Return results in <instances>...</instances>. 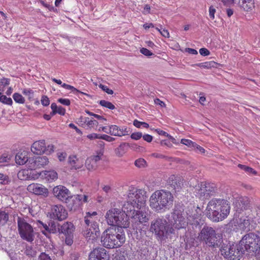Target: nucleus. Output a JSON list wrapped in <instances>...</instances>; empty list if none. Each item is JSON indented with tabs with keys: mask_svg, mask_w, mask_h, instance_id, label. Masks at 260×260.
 I'll return each mask as SVG.
<instances>
[{
	"mask_svg": "<svg viewBox=\"0 0 260 260\" xmlns=\"http://www.w3.org/2000/svg\"><path fill=\"white\" fill-rule=\"evenodd\" d=\"M230 210L229 202L220 198L211 199L206 208L207 216L213 222L223 220L229 215Z\"/></svg>",
	"mask_w": 260,
	"mask_h": 260,
	"instance_id": "1",
	"label": "nucleus"
},
{
	"mask_svg": "<svg viewBox=\"0 0 260 260\" xmlns=\"http://www.w3.org/2000/svg\"><path fill=\"white\" fill-rule=\"evenodd\" d=\"M174 197L172 193L166 189L155 191L149 199V206L155 212L164 213L173 206Z\"/></svg>",
	"mask_w": 260,
	"mask_h": 260,
	"instance_id": "2",
	"label": "nucleus"
},
{
	"mask_svg": "<svg viewBox=\"0 0 260 260\" xmlns=\"http://www.w3.org/2000/svg\"><path fill=\"white\" fill-rule=\"evenodd\" d=\"M146 198L145 190L131 186L127 191V201L123 208L127 213L131 212L135 208L141 209L145 206Z\"/></svg>",
	"mask_w": 260,
	"mask_h": 260,
	"instance_id": "3",
	"label": "nucleus"
},
{
	"mask_svg": "<svg viewBox=\"0 0 260 260\" xmlns=\"http://www.w3.org/2000/svg\"><path fill=\"white\" fill-rule=\"evenodd\" d=\"M125 235L121 229L119 231L106 230L103 234L101 242L107 248H115L121 247L125 242Z\"/></svg>",
	"mask_w": 260,
	"mask_h": 260,
	"instance_id": "4",
	"label": "nucleus"
},
{
	"mask_svg": "<svg viewBox=\"0 0 260 260\" xmlns=\"http://www.w3.org/2000/svg\"><path fill=\"white\" fill-rule=\"evenodd\" d=\"M126 210L111 208L108 210L105 216L108 225L117 226L121 228H127L129 226L128 215Z\"/></svg>",
	"mask_w": 260,
	"mask_h": 260,
	"instance_id": "5",
	"label": "nucleus"
},
{
	"mask_svg": "<svg viewBox=\"0 0 260 260\" xmlns=\"http://www.w3.org/2000/svg\"><path fill=\"white\" fill-rule=\"evenodd\" d=\"M168 222L163 217H158L152 221L150 231L156 236L158 240H164L170 234L174 233V229L170 226Z\"/></svg>",
	"mask_w": 260,
	"mask_h": 260,
	"instance_id": "6",
	"label": "nucleus"
},
{
	"mask_svg": "<svg viewBox=\"0 0 260 260\" xmlns=\"http://www.w3.org/2000/svg\"><path fill=\"white\" fill-rule=\"evenodd\" d=\"M198 238L209 247H218L222 241L220 234H216L213 228L205 226L201 231Z\"/></svg>",
	"mask_w": 260,
	"mask_h": 260,
	"instance_id": "7",
	"label": "nucleus"
},
{
	"mask_svg": "<svg viewBox=\"0 0 260 260\" xmlns=\"http://www.w3.org/2000/svg\"><path fill=\"white\" fill-rule=\"evenodd\" d=\"M243 247L244 253L247 251L249 254L258 255L260 252V243L257 236L253 233L246 234L240 241Z\"/></svg>",
	"mask_w": 260,
	"mask_h": 260,
	"instance_id": "8",
	"label": "nucleus"
},
{
	"mask_svg": "<svg viewBox=\"0 0 260 260\" xmlns=\"http://www.w3.org/2000/svg\"><path fill=\"white\" fill-rule=\"evenodd\" d=\"M220 251L224 257L229 260H239L244 254L243 247H242L240 242L236 244L223 243Z\"/></svg>",
	"mask_w": 260,
	"mask_h": 260,
	"instance_id": "9",
	"label": "nucleus"
},
{
	"mask_svg": "<svg viewBox=\"0 0 260 260\" xmlns=\"http://www.w3.org/2000/svg\"><path fill=\"white\" fill-rule=\"evenodd\" d=\"M17 224L20 238L28 242L32 243L36 236V232L33 226L25 219L20 217L17 218Z\"/></svg>",
	"mask_w": 260,
	"mask_h": 260,
	"instance_id": "10",
	"label": "nucleus"
},
{
	"mask_svg": "<svg viewBox=\"0 0 260 260\" xmlns=\"http://www.w3.org/2000/svg\"><path fill=\"white\" fill-rule=\"evenodd\" d=\"M166 218L168 219L170 226L173 229L177 230L184 229L188 224L187 219L180 210H174L171 213V215L167 214L166 215Z\"/></svg>",
	"mask_w": 260,
	"mask_h": 260,
	"instance_id": "11",
	"label": "nucleus"
},
{
	"mask_svg": "<svg viewBox=\"0 0 260 260\" xmlns=\"http://www.w3.org/2000/svg\"><path fill=\"white\" fill-rule=\"evenodd\" d=\"M216 192V188L213 184L202 182L198 183L194 187L193 193L196 197L202 200L208 199Z\"/></svg>",
	"mask_w": 260,
	"mask_h": 260,
	"instance_id": "12",
	"label": "nucleus"
},
{
	"mask_svg": "<svg viewBox=\"0 0 260 260\" xmlns=\"http://www.w3.org/2000/svg\"><path fill=\"white\" fill-rule=\"evenodd\" d=\"M140 210H136L134 209L131 212L127 213L131 217L132 222L136 225L147 222L149 220L148 209L146 211L145 209H143V208Z\"/></svg>",
	"mask_w": 260,
	"mask_h": 260,
	"instance_id": "13",
	"label": "nucleus"
},
{
	"mask_svg": "<svg viewBox=\"0 0 260 260\" xmlns=\"http://www.w3.org/2000/svg\"><path fill=\"white\" fill-rule=\"evenodd\" d=\"M52 192L55 197L58 200L67 203L72 198L70 190L63 185H57L53 188Z\"/></svg>",
	"mask_w": 260,
	"mask_h": 260,
	"instance_id": "14",
	"label": "nucleus"
},
{
	"mask_svg": "<svg viewBox=\"0 0 260 260\" xmlns=\"http://www.w3.org/2000/svg\"><path fill=\"white\" fill-rule=\"evenodd\" d=\"M239 228L243 231H249L254 229L256 221L250 215L241 216L237 222Z\"/></svg>",
	"mask_w": 260,
	"mask_h": 260,
	"instance_id": "15",
	"label": "nucleus"
},
{
	"mask_svg": "<svg viewBox=\"0 0 260 260\" xmlns=\"http://www.w3.org/2000/svg\"><path fill=\"white\" fill-rule=\"evenodd\" d=\"M68 215V212L63 206L56 205L52 207L50 213L51 218L62 221L66 219Z\"/></svg>",
	"mask_w": 260,
	"mask_h": 260,
	"instance_id": "16",
	"label": "nucleus"
},
{
	"mask_svg": "<svg viewBox=\"0 0 260 260\" xmlns=\"http://www.w3.org/2000/svg\"><path fill=\"white\" fill-rule=\"evenodd\" d=\"M110 256L104 248L99 247L93 249L89 256V260H109Z\"/></svg>",
	"mask_w": 260,
	"mask_h": 260,
	"instance_id": "17",
	"label": "nucleus"
},
{
	"mask_svg": "<svg viewBox=\"0 0 260 260\" xmlns=\"http://www.w3.org/2000/svg\"><path fill=\"white\" fill-rule=\"evenodd\" d=\"M84 236L88 241L93 242L100 236V233L98 224H90L86 225V230L84 231Z\"/></svg>",
	"mask_w": 260,
	"mask_h": 260,
	"instance_id": "18",
	"label": "nucleus"
},
{
	"mask_svg": "<svg viewBox=\"0 0 260 260\" xmlns=\"http://www.w3.org/2000/svg\"><path fill=\"white\" fill-rule=\"evenodd\" d=\"M27 190L36 195H41L47 197L48 195V190L44 186L39 183H31L27 187Z\"/></svg>",
	"mask_w": 260,
	"mask_h": 260,
	"instance_id": "19",
	"label": "nucleus"
},
{
	"mask_svg": "<svg viewBox=\"0 0 260 260\" xmlns=\"http://www.w3.org/2000/svg\"><path fill=\"white\" fill-rule=\"evenodd\" d=\"M233 204L237 210L243 211L249 207V200L246 197L237 195V197L235 198Z\"/></svg>",
	"mask_w": 260,
	"mask_h": 260,
	"instance_id": "20",
	"label": "nucleus"
},
{
	"mask_svg": "<svg viewBox=\"0 0 260 260\" xmlns=\"http://www.w3.org/2000/svg\"><path fill=\"white\" fill-rule=\"evenodd\" d=\"M52 80L59 84V85H61V86L62 87H63L64 88L66 89H68V90H71L73 93H74L75 94H76V95H77L78 97L80 98V95H86L88 97H90V95L86 93H85V92H82V91H79V90H78L77 88H75L74 86H71L70 85H69V84H66V83H62V81L60 80V79H55V78H53L52 79Z\"/></svg>",
	"mask_w": 260,
	"mask_h": 260,
	"instance_id": "21",
	"label": "nucleus"
},
{
	"mask_svg": "<svg viewBox=\"0 0 260 260\" xmlns=\"http://www.w3.org/2000/svg\"><path fill=\"white\" fill-rule=\"evenodd\" d=\"M46 146L45 140H42L35 142L31 145V151L37 154H41L45 152Z\"/></svg>",
	"mask_w": 260,
	"mask_h": 260,
	"instance_id": "22",
	"label": "nucleus"
},
{
	"mask_svg": "<svg viewBox=\"0 0 260 260\" xmlns=\"http://www.w3.org/2000/svg\"><path fill=\"white\" fill-rule=\"evenodd\" d=\"M38 176L29 169L21 170L18 173V177L21 180H35L38 178Z\"/></svg>",
	"mask_w": 260,
	"mask_h": 260,
	"instance_id": "23",
	"label": "nucleus"
},
{
	"mask_svg": "<svg viewBox=\"0 0 260 260\" xmlns=\"http://www.w3.org/2000/svg\"><path fill=\"white\" fill-rule=\"evenodd\" d=\"M81 120H83L84 123H81V126L85 129H94L96 130L99 122L95 120L90 119L87 117L81 116Z\"/></svg>",
	"mask_w": 260,
	"mask_h": 260,
	"instance_id": "24",
	"label": "nucleus"
},
{
	"mask_svg": "<svg viewBox=\"0 0 260 260\" xmlns=\"http://www.w3.org/2000/svg\"><path fill=\"white\" fill-rule=\"evenodd\" d=\"M109 134L115 136L121 137L126 135L127 131L124 127H119L116 125L110 126Z\"/></svg>",
	"mask_w": 260,
	"mask_h": 260,
	"instance_id": "25",
	"label": "nucleus"
},
{
	"mask_svg": "<svg viewBox=\"0 0 260 260\" xmlns=\"http://www.w3.org/2000/svg\"><path fill=\"white\" fill-rule=\"evenodd\" d=\"M75 229V226L72 222H66L58 229V231L64 235H73Z\"/></svg>",
	"mask_w": 260,
	"mask_h": 260,
	"instance_id": "26",
	"label": "nucleus"
},
{
	"mask_svg": "<svg viewBox=\"0 0 260 260\" xmlns=\"http://www.w3.org/2000/svg\"><path fill=\"white\" fill-rule=\"evenodd\" d=\"M69 159L72 168L76 170L81 168L84 163L83 158H78L76 155L70 156Z\"/></svg>",
	"mask_w": 260,
	"mask_h": 260,
	"instance_id": "27",
	"label": "nucleus"
},
{
	"mask_svg": "<svg viewBox=\"0 0 260 260\" xmlns=\"http://www.w3.org/2000/svg\"><path fill=\"white\" fill-rule=\"evenodd\" d=\"M168 183L175 191H179L181 188L182 182L175 175L169 177Z\"/></svg>",
	"mask_w": 260,
	"mask_h": 260,
	"instance_id": "28",
	"label": "nucleus"
},
{
	"mask_svg": "<svg viewBox=\"0 0 260 260\" xmlns=\"http://www.w3.org/2000/svg\"><path fill=\"white\" fill-rule=\"evenodd\" d=\"M29 158L26 152L18 153L15 156L16 162L19 165H22L25 164L27 165L28 162Z\"/></svg>",
	"mask_w": 260,
	"mask_h": 260,
	"instance_id": "29",
	"label": "nucleus"
},
{
	"mask_svg": "<svg viewBox=\"0 0 260 260\" xmlns=\"http://www.w3.org/2000/svg\"><path fill=\"white\" fill-rule=\"evenodd\" d=\"M239 5L244 10L249 11L254 7V0H239Z\"/></svg>",
	"mask_w": 260,
	"mask_h": 260,
	"instance_id": "30",
	"label": "nucleus"
},
{
	"mask_svg": "<svg viewBox=\"0 0 260 260\" xmlns=\"http://www.w3.org/2000/svg\"><path fill=\"white\" fill-rule=\"evenodd\" d=\"M38 176L44 177L49 182H51L57 178V174L54 171H45L41 172Z\"/></svg>",
	"mask_w": 260,
	"mask_h": 260,
	"instance_id": "31",
	"label": "nucleus"
},
{
	"mask_svg": "<svg viewBox=\"0 0 260 260\" xmlns=\"http://www.w3.org/2000/svg\"><path fill=\"white\" fill-rule=\"evenodd\" d=\"M97 215L96 212H92L91 213L87 212L85 216V223L86 225H89L90 224H98V223L94 220V217Z\"/></svg>",
	"mask_w": 260,
	"mask_h": 260,
	"instance_id": "32",
	"label": "nucleus"
},
{
	"mask_svg": "<svg viewBox=\"0 0 260 260\" xmlns=\"http://www.w3.org/2000/svg\"><path fill=\"white\" fill-rule=\"evenodd\" d=\"M52 112L51 114L52 115H54L58 113L61 115H64L66 113V109L61 106H57L55 103H52L51 105Z\"/></svg>",
	"mask_w": 260,
	"mask_h": 260,
	"instance_id": "33",
	"label": "nucleus"
},
{
	"mask_svg": "<svg viewBox=\"0 0 260 260\" xmlns=\"http://www.w3.org/2000/svg\"><path fill=\"white\" fill-rule=\"evenodd\" d=\"M38 158L37 157H29L28 164L27 166L30 170L33 171V170H36L39 169L38 166Z\"/></svg>",
	"mask_w": 260,
	"mask_h": 260,
	"instance_id": "34",
	"label": "nucleus"
},
{
	"mask_svg": "<svg viewBox=\"0 0 260 260\" xmlns=\"http://www.w3.org/2000/svg\"><path fill=\"white\" fill-rule=\"evenodd\" d=\"M85 165L87 169L89 171L95 170L98 166L97 164H95V162H93V159L90 157L86 159Z\"/></svg>",
	"mask_w": 260,
	"mask_h": 260,
	"instance_id": "35",
	"label": "nucleus"
},
{
	"mask_svg": "<svg viewBox=\"0 0 260 260\" xmlns=\"http://www.w3.org/2000/svg\"><path fill=\"white\" fill-rule=\"evenodd\" d=\"M217 63L213 61H206L203 63H200L197 66L200 68L204 69H210L212 68H216Z\"/></svg>",
	"mask_w": 260,
	"mask_h": 260,
	"instance_id": "36",
	"label": "nucleus"
},
{
	"mask_svg": "<svg viewBox=\"0 0 260 260\" xmlns=\"http://www.w3.org/2000/svg\"><path fill=\"white\" fill-rule=\"evenodd\" d=\"M39 169L43 168L49 163L48 158L46 156H37Z\"/></svg>",
	"mask_w": 260,
	"mask_h": 260,
	"instance_id": "37",
	"label": "nucleus"
},
{
	"mask_svg": "<svg viewBox=\"0 0 260 260\" xmlns=\"http://www.w3.org/2000/svg\"><path fill=\"white\" fill-rule=\"evenodd\" d=\"M129 146V144L127 143H122L120 144L118 148H117L116 150L117 155L118 156H122L124 153L125 149Z\"/></svg>",
	"mask_w": 260,
	"mask_h": 260,
	"instance_id": "38",
	"label": "nucleus"
},
{
	"mask_svg": "<svg viewBox=\"0 0 260 260\" xmlns=\"http://www.w3.org/2000/svg\"><path fill=\"white\" fill-rule=\"evenodd\" d=\"M25 254L29 257H35L36 255V250L31 246H27L25 250Z\"/></svg>",
	"mask_w": 260,
	"mask_h": 260,
	"instance_id": "39",
	"label": "nucleus"
},
{
	"mask_svg": "<svg viewBox=\"0 0 260 260\" xmlns=\"http://www.w3.org/2000/svg\"><path fill=\"white\" fill-rule=\"evenodd\" d=\"M22 93L28 97L29 100H31L34 98V91L32 89L26 88L22 90Z\"/></svg>",
	"mask_w": 260,
	"mask_h": 260,
	"instance_id": "40",
	"label": "nucleus"
},
{
	"mask_svg": "<svg viewBox=\"0 0 260 260\" xmlns=\"http://www.w3.org/2000/svg\"><path fill=\"white\" fill-rule=\"evenodd\" d=\"M1 91L2 90L0 89V102L4 104L11 106L13 104L12 99L10 98H7L6 95H2Z\"/></svg>",
	"mask_w": 260,
	"mask_h": 260,
	"instance_id": "41",
	"label": "nucleus"
},
{
	"mask_svg": "<svg viewBox=\"0 0 260 260\" xmlns=\"http://www.w3.org/2000/svg\"><path fill=\"white\" fill-rule=\"evenodd\" d=\"M13 98L17 103L23 104L25 103L24 98L19 93H14L13 95Z\"/></svg>",
	"mask_w": 260,
	"mask_h": 260,
	"instance_id": "42",
	"label": "nucleus"
},
{
	"mask_svg": "<svg viewBox=\"0 0 260 260\" xmlns=\"http://www.w3.org/2000/svg\"><path fill=\"white\" fill-rule=\"evenodd\" d=\"M238 167L242 170H244L248 174H252V175L256 174V172L254 169H253L252 168H251L250 167H249L245 166V165H241V164H239L238 165Z\"/></svg>",
	"mask_w": 260,
	"mask_h": 260,
	"instance_id": "43",
	"label": "nucleus"
},
{
	"mask_svg": "<svg viewBox=\"0 0 260 260\" xmlns=\"http://www.w3.org/2000/svg\"><path fill=\"white\" fill-rule=\"evenodd\" d=\"M48 231H47V233H56L58 230V228L57 225L54 221H51L48 224Z\"/></svg>",
	"mask_w": 260,
	"mask_h": 260,
	"instance_id": "44",
	"label": "nucleus"
},
{
	"mask_svg": "<svg viewBox=\"0 0 260 260\" xmlns=\"http://www.w3.org/2000/svg\"><path fill=\"white\" fill-rule=\"evenodd\" d=\"M99 104L102 106L109 109L110 110H113L115 108V106L112 103L105 100L100 101Z\"/></svg>",
	"mask_w": 260,
	"mask_h": 260,
	"instance_id": "45",
	"label": "nucleus"
},
{
	"mask_svg": "<svg viewBox=\"0 0 260 260\" xmlns=\"http://www.w3.org/2000/svg\"><path fill=\"white\" fill-rule=\"evenodd\" d=\"M103 155V152L102 151L100 150L99 151L96 152V154L95 155H93L90 157L93 159V162H95V164H97V162L100 161L101 159L102 156Z\"/></svg>",
	"mask_w": 260,
	"mask_h": 260,
	"instance_id": "46",
	"label": "nucleus"
},
{
	"mask_svg": "<svg viewBox=\"0 0 260 260\" xmlns=\"http://www.w3.org/2000/svg\"><path fill=\"white\" fill-rule=\"evenodd\" d=\"M155 131L159 135L164 136L165 137H167L169 138V139H170L173 143H175L174 141H175V139L172 136H171L170 135L168 134L167 132H166L160 129H156Z\"/></svg>",
	"mask_w": 260,
	"mask_h": 260,
	"instance_id": "47",
	"label": "nucleus"
},
{
	"mask_svg": "<svg viewBox=\"0 0 260 260\" xmlns=\"http://www.w3.org/2000/svg\"><path fill=\"white\" fill-rule=\"evenodd\" d=\"M133 124L134 126L138 128H140L141 126L145 128H148L149 127L148 123L145 122L139 121L137 119L134 120Z\"/></svg>",
	"mask_w": 260,
	"mask_h": 260,
	"instance_id": "48",
	"label": "nucleus"
},
{
	"mask_svg": "<svg viewBox=\"0 0 260 260\" xmlns=\"http://www.w3.org/2000/svg\"><path fill=\"white\" fill-rule=\"evenodd\" d=\"M181 143L191 148H193L194 146H196L195 142L188 139H182L181 140Z\"/></svg>",
	"mask_w": 260,
	"mask_h": 260,
	"instance_id": "49",
	"label": "nucleus"
},
{
	"mask_svg": "<svg viewBox=\"0 0 260 260\" xmlns=\"http://www.w3.org/2000/svg\"><path fill=\"white\" fill-rule=\"evenodd\" d=\"M146 162L143 158H139L135 160V165L138 168L144 167L146 165Z\"/></svg>",
	"mask_w": 260,
	"mask_h": 260,
	"instance_id": "50",
	"label": "nucleus"
},
{
	"mask_svg": "<svg viewBox=\"0 0 260 260\" xmlns=\"http://www.w3.org/2000/svg\"><path fill=\"white\" fill-rule=\"evenodd\" d=\"M9 182V177L8 176L3 174L0 173V183L3 184H8Z\"/></svg>",
	"mask_w": 260,
	"mask_h": 260,
	"instance_id": "51",
	"label": "nucleus"
},
{
	"mask_svg": "<svg viewBox=\"0 0 260 260\" xmlns=\"http://www.w3.org/2000/svg\"><path fill=\"white\" fill-rule=\"evenodd\" d=\"M38 260H52L49 254L46 252H41L38 257Z\"/></svg>",
	"mask_w": 260,
	"mask_h": 260,
	"instance_id": "52",
	"label": "nucleus"
},
{
	"mask_svg": "<svg viewBox=\"0 0 260 260\" xmlns=\"http://www.w3.org/2000/svg\"><path fill=\"white\" fill-rule=\"evenodd\" d=\"M156 29L160 32V34L164 37L165 38H169L170 35L168 30L167 29H166L165 28H158L157 27L156 28Z\"/></svg>",
	"mask_w": 260,
	"mask_h": 260,
	"instance_id": "53",
	"label": "nucleus"
},
{
	"mask_svg": "<svg viewBox=\"0 0 260 260\" xmlns=\"http://www.w3.org/2000/svg\"><path fill=\"white\" fill-rule=\"evenodd\" d=\"M99 87L108 94H112L113 93V91L112 89H109L108 87L106 85L100 84L99 85Z\"/></svg>",
	"mask_w": 260,
	"mask_h": 260,
	"instance_id": "54",
	"label": "nucleus"
},
{
	"mask_svg": "<svg viewBox=\"0 0 260 260\" xmlns=\"http://www.w3.org/2000/svg\"><path fill=\"white\" fill-rule=\"evenodd\" d=\"M65 243L69 246L71 245L73 243V235H65Z\"/></svg>",
	"mask_w": 260,
	"mask_h": 260,
	"instance_id": "55",
	"label": "nucleus"
},
{
	"mask_svg": "<svg viewBox=\"0 0 260 260\" xmlns=\"http://www.w3.org/2000/svg\"><path fill=\"white\" fill-rule=\"evenodd\" d=\"M142 137V133L141 132L133 133L131 135V138L135 140H138Z\"/></svg>",
	"mask_w": 260,
	"mask_h": 260,
	"instance_id": "56",
	"label": "nucleus"
},
{
	"mask_svg": "<svg viewBox=\"0 0 260 260\" xmlns=\"http://www.w3.org/2000/svg\"><path fill=\"white\" fill-rule=\"evenodd\" d=\"M41 102L44 106H47L50 104V100L47 96L43 95L41 98Z\"/></svg>",
	"mask_w": 260,
	"mask_h": 260,
	"instance_id": "57",
	"label": "nucleus"
},
{
	"mask_svg": "<svg viewBox=\"0 0 260 260\" xmlns=\"http://www.w3.org/2000/svg\"><path fill=\"white\" fill-rule=\"evenodd\" d=\"M8 219V216L5 213H0V224L6 223Z\"/></svg>",
	"mask_w": 260,
	"mask_h": 260,
	"instance_id": "58",
	"label": "nucleus"
},
{
	"mask_svg": "<svg viewBox=\"0 0 260 260\" xmlns=\"http://www.w3.org/2000/svg\"><path fill=\"white\" fill-rule=\"evenodd\" d=\"M100 139L104 140L107 142H112L115 140L114 138L105 134L101 135Z\"/></svg>",
	"mask_w": 260,
	"mask_h": 260,
	"instance_id": "59",
	"label": "nucleus"
},
{
	"mask_svg": "<svg viewBox=\"0 0 260 260\" xmlns=\"http://www.w3.org/2000/svg\"><path fill=\"white\" fill-rule=\"evenodd\" d=\"M140 52L146 56H150L153 55V53L145 48H142L140 49Z\"/></svg>",
	"mask_w": 260,
	"mask_h": 260,
	"instance_id": "60",
	"label": "nucleus"
},
{
	"mask_svg": "<svg viewBox=\"0 0 260 260\" xmlns=\"http://www.w3.org/2000/svg\"><path fill=\"white\" fill-rule=\"evenodd\" d=\"M76 199L79 201L83 203H86L88 201V196L86 195H77Z\"/></svg>",
	"mask_w": 260,
	"mask_h": 260,
	"instance_id": "61",
	"label": "nucleus"
},
{
	"mask_svg": "<svg viewBox=\"0 0 260 260\" xmlns=\"http://www.w3.org/2000/svg\"><path fill=\"white\" fill-rule=\"evenodd\" d=\"M209 16L211 19H214L215 18V9L213 6H210L209 9Z\"/></svg>",
	"mask_w": 260,
	"mask_h": 260,
	"instance_id": "62",
	"label": "nucleus"
},
{
	"mask_svg": "<svg viewBox=\"0 0 260 260\" xmlns=\"http://www.w3.org/2000/svg\"><path fill=\"white\" fill-rule=\"evenodd\" d=\"M100 134H97L95 133H92L87 136V138L90 140H94L99 139H100Z\"/></svg>",
	"mask_w": 260,
	"mask_h": 260,
	"instance_id": "63",
	"label": "nucleus"
},
{
	"mask_svg": "<svg viewBox=\"0 0 260 260\" xmlns=\"http://www.w3.org/2000/svg\"><path fill=\"white\" fill-rule=\"evenodd\" d=\"M58 102L60 104L66 106H69L71 104L70 101L68 99L60 98L58 100Z\"/></svg>",
	"mask_w": 260,
	"mask_h": 260,
	"instance_id": "64",
	"label": "nucleus"
}]
</instances>
